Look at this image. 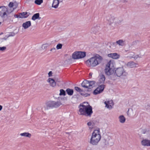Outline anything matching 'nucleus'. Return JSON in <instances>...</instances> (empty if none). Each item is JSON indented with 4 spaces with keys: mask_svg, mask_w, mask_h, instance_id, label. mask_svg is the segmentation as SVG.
<instances>
[{
    "mask_svg": "<svg viewBox=\"0 0 150 150\" xmlns=\"http://www.w3.org/2000/svg\"><path fill=\"white\" fill-rule=\"evenodd\" d=\"M95 83L94 81L84 80L82 83L81 86L83 87L88 89L87 91H90L91 89L94 86Z\"/></svg>",
    "mask_w": 150,
    "mask_h": 150,
    "instance_id": "7",
    "label": "nucleus"
},
{
    "mask_svg": "<svg viewBox=\"0 0 150 150\" xmlns=\"http://www.w3.org/2000/svg\"><path fill=\"white\" fill-rule=\"evenodd\" d=\"M31 25V22L29 21L23 23L22 25V26L25 29H26L30 27Z\"/></svg>",
    "mask_w": 150,
    "mask_h": 150,
    "instance_id": "17",
    "label": "nucleus"
},
{
    "mask_svg": "<svg viewBox=\"0 0 150 150\" xmlns=\"http://www.w3.org/2000/svg\"><path fill=\"white\" fill-rule=\"evenodd\" d=\"M43 3V0H35V3L37 5H40Z\"/></svg>",
    "mask_w": 150,
    "mask_h": 150,
    "instance_id": "31",
    "label": "nucleus"
},
{
    "mask_svg": "<svg viewBox=\"0 0 150 150\" xmlns=\"http://www.w3.org/2000/svg\"><path fill=\"white\" fill-rule=\"evenodd\" d=\"M114 64L113 62L110 60L107 64L105 68L104 69V72L105 74L107 76H110L111 78L113 79V74L115 72Z\"/></svg>",
    "mask_w": 150,
    "mask_h": 150,
    "instance_id": "4",
    "label": "nucleus"
},
{
    "mask_svg": "<svg viewBox=\"0 0 150 150\" xmlns=\"http://www.w3.org/2000/svg\"><path fill=\"white\" fill-rule=\"evenodd\" d=\"M103 59L98 54H96L85 62L86 66L90 68L95 67L101 63Z\"/></svg>",
    "mask_w": 150,
    "mask_h": 150,
    "instance_id": "2",
    "label": "nucleus"
},
{
    "mask_svg": "<svg viewBox=\"0 0 150 150\" xmlns=\"http://www.w3.org/2000/svg\"><path fill=\"white\" fill-rule=\"evenodd\" d=\"M105 86L104 85H101L99 86L94 91L93 94L96 95L100 93L103 91Z\"/></svg>",
    "mask_w": 150,
    "mask_h": 150,
    "instance_id": "10",
    "label": "nucleus"
},
{
    "mask_svg": "<svg viewBox=\"0 0 150 150\" xmlns=\"http://www.w3.org/2000/svg\"><path fill=\"white\" fill-rule=\"evenodd\" d=\"M20 135L22 137H27L29 138H30L31 136V134H30L26 132L21 133Z\"/></svg>",
    "mask_w": 150,
    "mask_h": 150,
    "instance_id": "24",
    "label": "nucleus"
},
{
    "mask_svg": "<svg viewBox=\"0 0 150 150\" xmlns=\"http://www.w3.org/2000/svg\"><path fill=\"white\" fill-rule=\"evenodd\" d=\"M146 108L147 110L150 109V104H148L146 106Z\"/></svg>",
    "mask_w": 150,
    "mask_h": 150,
    "instance_id": "41",
    "label": "nucleus"
},
{
    "mask_svg": "<svg viewBox=\"0 0 150 150\" xmlns=\"http://www.w3.org/2000/svg\"><path fill=\"white\" fill-rule=\"evenodd\" d=\"M40 14L38 13L34 14L32 18V19L33 21H35L37 19L40 20Z\"/></svg>",
    "mask_w": 150,
    "mask_h": 150,
    "instance_id": "23",
    "label": "nucleus"
},
{
    "mask_svg": "<svg viewBox=\"0 0 150 150\" xmlns=\"http://www.w3.org/2000/svg\"><path fill=\"white\" fill-rule=\"evenodd\" d=\"M2 108H3V106L1 105H0V111L2 110Z\"/></svg>",
    "mask_w": 150,
    "mask_h": 150,
    "instance_id": "44",
    "label": "nucleus"
},
{
    "mask_svg": "<svg viewBox=\"0 0 150 150\" xmlns=\"http://www.w3.org/2000/svg\"><path fill=\"white\" fill-rule=\"evenodd\" d=\"M116 43L120 46H123L125 45V41L122 40H120L116 41Z\"/></svg>",
    "mask_w": 150,
    "mask_h": 150,
    "instance_id": "22",
    "label": "nucleus"
},
{
    "mask_svg": "<svg viewBox=\"0 0 150 150\" xmlns=\"http://www.w3.org/2000/svg\"><path fill=\"white\" fill-rule=\"evenodd\" d=\"M104 103L105 105V107L109 109H111L114 105L113 102L111 100H107Z\"/></svg>",
    "mask_w": 150,
    "mask_h": 150,
    "instance_id": "9",
    "label": "nucleus"
},
{
    "mask_svg": "<svg viewBox=\"0 0 150 150\" xmlns=\"http://www.w3.org/2000/svg\"><path fill=\"white\" fill-rule=\"evenodd\" d=\"M19 15L21 18H25L29 16V14L27 12L21 13H19Z\"/></svg>",
    "mask_w": 150,
    "mask_h": 150,
    "instance_id": "18",
    "label": "nucleus"
},
{
    "mask_svg": "<svg viewBox=\"0 0 150 150\" xmlns=\"http://www.w3.org/2000/svg\"><path fill=\"white\" fill-rule=\"evenodd\" d=\"M12 11H9L5 6H0V16L2 17L6 15L7 13H11Z\"/></svg>",
    "mask_w": 150,
    "mask_h": 150,
    "instance_id": "8",
    "label": "nucleus"
},
{
    "mask_svg": "<svg viewBox=\"0 0 150 150\" xmlns=\"http://www.w3.org/2000/svg\"><path fill=\"white\" fill-rule=\"evenodd\" d=\"M127 74V73L123 67L117 68L115 70V75L117 77H124L126 76Z\"/></svg>",
    "mask_w": 150,
    "mask_h": 150,
    "instance_id": "6",
    "label": "nucleus"
},
{
    "mask_svg": "<svg viewBox=\"0 0 150 150\" xmlns=\"http://www.w3.org/2000/svg\"><path fill=\"white\" fill-rule=\"evenodd\" d=\"M15 35V33L13 32L11 33L8 35V37L13 36Z\"/></svg>",
    "mask_w": 150,
    "mask_h": 150,
    "instance_id": "38",
    "label": "nucleus"
},
{
    "mask_svg": "<svg viewBox=\"0 0 150 150\" xmlns=\"http://www.w3.org/2000/svg\"><path fill=\"white\" fill-rule=\"evenodd\" d=\"M141 144L144 146H150V140L143 139L141 141Z\"/></svg>",
    "mask_w": 150,
    "mask_h": 150,
    "instance_id": "11",
    "label": "nucleus"
},
{
    "mask_svg": "<svg viewBox=\"0 0 150 150\" xmlns=\"http://www.w3.org/2000/svg\"><path fill=\"white\" fill-rule=\"evenodd\" d=\"M62 45L61 44L59 43L56 46V48L57 50L61 49L62 47Z\"/></svg>",
    "mask_w": 150,
    "mask_h": 150,
    "instance_id": "32",
    "label": "nucleus"
},
{
    "mask_svg": "<svg viewBox=\"0 0 150 150\" xmlns=\"http://www.w3.org/2000/svg\"><path fill=\"white\" fill-rule=\"evenodd\" d=\"M94 124V123L92 122H89L87 124V125L90 129H91L93 127Z\"/></svg>",
    "mask_w": 150,
    "mask_h": 150,
    "instance_id": "28",
    "label": "nucleus"
},
{
    "mask_svg": "<svg viewBox=\"0 0 150 150\" xmlns=\"http://www.w3.org/2000/svg\"><path fill=\"white\" fill-rule=\"evenodd\" d=\"M142 56L139 54L136 55L134 52H131L128 56L130 58H133L135 59H137L138 58H142Z\"/></svg>",
    "mask_w": 150,
    "mask_h": 150,
    "instance_id": "14",
    "label": "nucleus"
},
{
    "mask_svg": "<svg viewBox=\"0 0 150 150\" xmlns=\"http://www.w3.org/2000/svg\"><path fill=\"white\" fill-rule=\"evenodd\" d=\"M108 56L113 59H118L120 57V55L117 53H115L108 54Z\"/></svg>",
    "mask_w": 150,
    "mask_h": 150,
    "instance_id": "13",
    "label": "nucleus"
},
{
    "mask_svg": "<svg viewBox=\"0 0 150 150\" xmlns=\"http://www.w3.org/2000/svg\"><path fill=\"white\" fill-rule=\"evenodd\" d=\"M98 30L95 27H92L91 28V31L93 32H96Z\"/></svg>",
    "mask_w": 150,
    "mask_h": 150,
    "instance_id": "36",
    "label": "nucleus"
},
{
    "mask_svg": "<svg viewBox=\"0 0 150 150\" xmlns=\"http://www.w3.org/2000/svg\"><path fill=\"white\" fill-rule=\"evenodd\" d=\"M109 143L108 141L104 140L103 144V147H106L108 145Z\"/></svg>",
    "mask_w": 150,
    "mask_h": 150,
    "instance_id": "29",
    "label": "nucleus"
},
{
    "mask_svg": "<svg viewBox=\"0 0 150 150\" xmlns=\"http://www.w3.org/2000/svg\"><path fill=\"white\" fill-rule=\"evenodd\" d=\"M79 59L82 58L86 56V52H78Z\"/></svg>",
    "mask_w": 150,
    "mask_h": 150,
    "instance_id": "21",
    "label": "nucleus"
},
{
    "mask_svg": "<svg viewBox=\"0 0 150 150\" xmlns=\"http://www.w3.org/2000/svg\"><path fill=\"white\" fill-rule=\"evenodd\" d=\"M62 104L60 101H51L46 103L44 105V108L45 110H47L50 108H57Z\"/></svg>",
    "mask_w": 150,
    "mask_h": 150,
    "instance_id": "5",
    "label": "nucleus"
},
{
    "mask_svg": "<svg viewBox=\"0 0 150 150\" xmlns=\"http://www.w3.org/2000/svg\"><path fill=\"white\" fill-rule=\"evenodd\" d=\"M75 89L77 91L79 92H81L82 91V90L79 88L78 87L76 86L74 87Z\"/></svg>",
    "mask_w": 150,
    "mask_h": 150,
    "instance_id": "33",
    "label": "nucleus"
},
{
    "mask_svg": "<svg viewBox=\"0 0 150 150\" xmlns=\"http://www.w3.org/2000/svg\"><path fill=\"white\" fill-rule=\"evenodd\" d=\"M107 20L110 25L113 23L116 24V23L118 21L117 18L113 17H111L110 18H108Z\"/></svg>",
    "mask_w": 150,
    "mask_h": 150,
    "instance_id": "12",
    "label": "nucleus"
},
{
    "mask_svg": "<svg viewBox=\"0 0 150 150\" xmlns=\"http://www.w3.org/2000/svg\"><path fill=\"white\" fill-rule=\"evenodd\" d=\"M60 93L59 95L60 96H65L66 95L65 91L63 89H61L60 90Z\"/></svg>",
    "mask_w": 150,
    "mask_h": 150,
    "instance_id": "30",
    "label": "nucleus"
},
{
    "mask_svg": "<svg viewBox=\"0 0 150 150\" xmlns=\"http://www.w3.org/2000/svg\"><path fill=\"white\" fill-rule=\"evenodd\" d=\"M1 23L0 22V25L1 24Z\"/></svg>",
    "mask_w": 150,
    "mask_h": 150,
    "instance_id": "47",
    "label": "nucleus"
},
{
    "mask_svg": "<svg viewBox=\"0 0 150 150\" xmlns=\"http://www.w3.org/2000/svg\"><path fill=\"white\" fill-rule=\"evenodd\" d=\"M101 138L99 129H95L93 132L89 142L93 145H97Z\"/></svg>",
    "mask_w": 150,
    "mask_h": 150,
    "instance_id": "3",
    "label": "nucleus"
},
{
    "mask_svg": "<svg viewBox=\"0 0 150 150\" xmlns=\"http://www.w3.org/2000/svg\"><path fill=\"white\" fill-rule=\"evenodd\" d=\"M59 3L58 0H53V2L52 5V7L54 8H57Z\"/></svg>",
    "mask_w": 150,
    "mask_h": 150,
    "instance_id": "19",
    "label": "nucleus"
},
{
    "mask_svg": "<svg viewBox=\"0 0 150 150\" xmlns=\"http://www.w3.org/2000/svg\"><path fill=\"white\" fill-rule=\"evenodd\" d=\"M99 77V82L100 84L104 83L105 80V77L104 75L103 74H101L100 76Z\"/></svg>",
    "mask_w": 150,
    "mask_h": 150,
    "instance_id": "25",
    "label": "nucleus"
},
{
    "mask_svg": "<svg viewBox=\"0 0 150 150\" xmlns=\"http://www.w3.org/2000/svg\"><path fill=\"white\" fill-rule=\"evenodd\" d=\"M138 64L133 62H129L127 63V66L130 68H133L137 67Z\"/></svg>",
    "mask_w": 150,
    "mask_h": 150,
    "instance_id": "15",
    "label": "nucleus"
},
{
    "mask_svg": "<svg viewBox=\"0 0 150 150\" xmlns=\"http://www.w3.org/2000/svg\"><path fill=\"white\" fill-rule=\"evenodd\" d=\"M118 119L119 122L121 123H124L126 121V119L123 115H120L118 117Z\"/></svg>",
    "mask_w": 150,
    "mask_h": 150,
    "instance_id": "20",
    "label": "nucleus"
},
{
    "mask_svg": "<svg viewBox=\"0 0 150 150\" xmlns=\"http://www.w3.org/2000/svg\"><path fill=\"white\" fill-rule=\"evenodd\" d=\"M66 91L67 94L69 96H72L74 93L73 90L70 88H67L66 89Z\"/></svg>",
    "mask_w": 150,
    "mask_h": 150,
    "instance_id": "26",
    "label": "nucleus"
},
{
    "mask_svg": "<svg viewBox=\"0 0 150 150\" xmlns=\"http://www.w3.org/2000/svg\"><path fill=\"white\" fill-rule=\"evenodd\" d=\"M14 6V3L13 2H10L9 5L8 6L10 8H12Z\"/></svg>",
    "mask_w": 150,
    "mask_h": 150,
    "instance_id": "35",
    "label": "nucleus"
},
{
    "mask_svg": "<svg viewBox=\"0 0 150 150\" xmlns=\"http://www.w3.org/2000/svg\"><path fill=\"white\" fill-rule=\"evenodd\" d=\"M78 114L80 115H83L91 117L93 113L92 107L88 103L84 102L79 105Z\"/></svg>",
    "mask_w": 150,
    "mask_h": 150,
    "instance_id": "1",
    "label": "nucleus"
},
{
    "mask_svg": "<svg viewBox=\"0 0 150 150\" xmlns=\"http://www.w3.org/2000/svg\"><path fill=\"white\" fill-rule=\"evenodd\" d=\"M81 94L82 96H84V97H87L89 96V94H83L82 93H81Z\"/></svg>",
    "mask_w": 150,
    "mask_h": 150,
    "instance_id": "39",
    "label": "nucleus"
},
{
    "mask_svg": "<svg viewBox=\"0 0 150 150\" xmlns=\"http://www.w3.org/2000/svg\"><path fill=\"white\" fill-rule=\"evenodd\" d=\"M55 50V48H54L53 49H51V50H50V51H52V50Z\"/></svg>",
    "mask_w": 150,
    "mask_h": 150,
    "instance_id": "45",
    "label": "nucleus"
},
{
    "mask_svg": "<svg viewBox=\"0 0 150 150\" xmlns=\"http://www.w3.org/2000/svg\"><path fill=\"white\" fill-rule=\"evenodd\" d=\"M6 49V47H0V50L1 51H4Z\"/></svg>",
    "mask_w": 150,
    "mask_h": 150,
    "instance_id": "37",
    "label": "nucleus"
},
{
    "mask_svg": "<svg viewBox=\"0 0 150 150\" xmlns=\"http://www.w3.org/2000/svg\"><path fill=\"white\" fill-rule=\"evenodd\" d=\"M47 81L49 83L50 85L51 86L54 87L56 86V83L53 79L49 78L47 79Z\"/></svg>",
    "mask_w": 150,
    "mask_h": 150,
    "instance_id": "16",
    "label": "nucleus"
},
{
    "mask_svg": "<svg viewBox=\"0 0 150 150\" xmlns=\"http://www.w3.org/2000/svg\"><path fill=\"white\" fill-rule=\"evenodd\" d=\"M78 52H74L72 54V58L74 59H79Z\"/></svg>",
    "mask_w": 150,
    "mask_h": 150,
    "instance_id": "27",
    "label": "nucleus"
},
{
    "mask_svg": "<svg viewBox=\"0 0 150 150\" xmlns=\"http://www.w3.org/2000/svg\"><path fill=\"white\" fill-rule=\"evenodd\" d=\"M131 111L132 112V111H133V110H132V109H131Z\"/></svg>",
    "mask_w": 150,
    "mask_h": 150,
    "instance_id": "46",
    "label": "nucleus"
},
{
    "mask_svg": "<svg viewBox=\"0 0 150 150\" xmlns=\"http://www.w3.org/2000/svg\"><path fill=\"white\" fill-rule=\"evenodd\" d=\"M14 16L16 18H21L20 16L19 13L18 15V14H16V15L15 14V15H14Z\"/></svg>",
    "mask_w": 150,
    "mask_h": 150,
    "instance_id": "42",
    "label": "nucleus"
},
{
    "mask_svg": "<svg viewBox=\"0 0 150 150\" xmlns=\"http://www.w3.org/2000/svg\"><path fill=\"white\" fill-rule=\"evenodd\" d=\"M49 46V45L48 44H43L42 46V49H44L46 48Z\"/></svg>",
    "mask_w": 150,
    "mask_h": 150,
    "instance_id": "34",
    "label": "nucleus"
},
{
    "mask_svg": "<svg viewBox=\"0 0 150 150\" xmlns=\"http://www.w3.org/2000/svg\"><path fill=\"white\" fill-rule=\"evenodd\" d=\"M129 110H128V112H129Z\"/></svg>",
    "mask_w": 150,
    "mask_h": 150,
    "instance_id": "48",
    "label": "nucleus"
},
{
    "mask_svg": "<svg viewBox=\"0 0 150 150\" xmlns=\"http://www.w3.org/2000/svg\"><path fill=\"white\" fill-rule=\"evenodd\" d=\"M81 94L82 96H84V97H87L89 96V94H83L82 93H81Z\"/></svg>",
    "mask_w": 150,
    "mask_h": 150,
    "instance_id": "40",
    "label": "nucleus"
},
{
    "mask_svg": "<svg viewBox=\"0 0 150 150\" xmlns=\"http://www.w3.org/2000/svg\"><path fill=\"white\" fill-rule=\"evenodd\" d=\"M52 71H50L48 73V75L49 76H50L52 75Z\"/></svg>",
    "mask_w": 150,
    "mask_h": 150,
    "instance_id": "43",
    "label": "nucleus"
}]
</instances>
